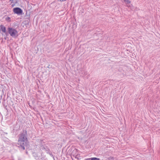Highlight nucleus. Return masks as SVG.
<instances>
[{"label": "nucleus", "instance_id": "1", "mask_svg": "<svg viewBox=\"0 0 160 160\" xmlns=\"http://www.w3.org/2000/svg\"><path fill=\"white\" fill-rule=\"evenodd\" d=\"M28 143V141L25 135L23 133L21 134L18 140V145H20L23 150H24V146H26Z\"/></svg>", "mask_w": 160, "mask_h": 160}, {"label": "nucleus", "instance_id": "2", "mask_svg": "<svg viewBox=\"0 0 160 160\" xmlns=\"http://www.w3.org/2000/svg\"><path fill=\"white\" fill-rule=\"evenodd\" d=\"M8 33L12 37H16L18 36V32L15 29L9 27L8 28Z\"/></svg>", "mask_w": 160, "mask_h": 160}, {"label": "nucleus", "instance_id": "3", "mask_svg": "<svg viewBox=\"0 0 160 160\" xmlns=\"http://www.w3.org/2000/svg\"><path fill=\"white\" fill-rule=\"evenodd\" d=\"M13 12L17 14H20L22 13V10L20 8H16L13 9Z\"/></svg>", "mask_w": 160, "mask_h": 160}, {"label": "nucleus", "instance_id": "4", "mask_svg": "<svg viewBox=\"0 0 160 160\" xmlns=\"http://www.w3.org/2000/svg\"><path fill=\"white\" fill-rule=\"evenodd\" d=\"M0 30H1L4 33H5L6 32V28L3 25H0Z\"/></svg>", "mask_w": 160, "mask_h": 160}, {"label": "nucleus", "instance_id": "5", "mask_svg": "<svg viewBox=\"0 0 160 160\" xmlns=\"http://www.w3.org/2000/svg\"><path fill=\"white\" fill-rule=\"evenodd\" d=\"M108 160H117L116 158H114L113 157H109L108 158Z\"/></svg>", "mask_w": 160, "mask_h": 160}, {"label": "nucleus", "instance_id": "6", "mask_svg": "<svg viewBox=\"0 0 160 160\" xmlns=\"http://www.w3.org/2000/svg\"><path fill=\"white\" fill-rule=\"evenodd\" d=\"M5 20L6 21H7L8 22H10L11 21V18L9 17H6L5 18Z\"/></svg>", "mask_w": 160, "mask_h": 160}, {"label": "nucleus", "instance_id": "7", "mask_svg": "<svg viewBox=\"0 0 160 160\" xmlns=\"http://www.w3.org/2000/svg\"><path fill=\"white\" fill-rule=\"evenodd\" d=\"M91 158V160H99V158Z\"/></svg>", "mask_w": 160, "mask_h": 160}, {"label": "nucleus", "instance_id": "8", "mask_svg": "<svg viewBox=\"0 0 160 160\" xmlns=\"http://www.w3.org/2000/svg\"><path fill=\"white\" fill-rule=\"evenodd\" d=\"M126 3L127 4H130L131 3V1L129 0H128L126 1Z\"/></svg>", "mask_w": 160, "mask_h": 160}, {"label": "nucleus", "instance_id": "9", "mask_svg": "<svg viewBox=\"0 0 160 160\" xmlns=\"http://www.w3.org/2000/svg\"><path fill=\"white\" fill-rule=\"evenodd\" d=\"M84 160H91V158H88L85 159Z\"/></svg>", "mask_w": 160, "mask_h": 160}]
</instances>
